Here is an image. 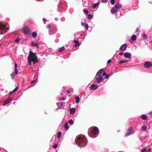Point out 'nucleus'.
Instances as JSON below:
<instances>
[{"label": "nucleus", "instance_id": "obj_40", "mask_svg": "<svg viewBox=\"0 0 152 152\" xmlns=\"http://www.w3.org/2000/svg\"><path fill=\"white\" fill-rule=\"evenodd\" d=\"M20 39L19 38L15 39V41L16 42H18L19 41Z\"/></svg>", "mask_w": 152, "mask_h": 152}, {"label": "nucleus", "instance_id": "obj_36", "mask_svg": "<svg viewBox=\"0 0 152 152\" xmlns=\"http://www.w3.org/2000/svg\"><path fill=\"white\" fill-rule=\"evenodd\" d=\"M115 0H111L110 2L111 4L113 5H114L115 4Z\"/></svg>", "mask_w": 152, "mask_h": 152}, {"label": "nucleus", "instance_id": "obj_41", "mask_svg": "<svg viewBox=\"0 0 152 152\" xmlns=\"http://www.w3.org/2000/svg\"><path fill=\"white\" fill-rule=\"evenodd\" d=\"M108 0H102V2L103 3H106L107 1Z\"/></svg>", "mask_w": 152, "mask_h": 152}, {"label": "nucleus", "instance_id": "obj_39", "mask_svg": "<svg viewBox=\"0 0 152 152\" xmlns=\"http://www.w3.org/2000/svg\"><path fill=\"white\" fill-rule=\"evenodd\" d=\"M18 89V88L17 87L15 88L12 91V92H14L16 91Z\"/></svg>", "mask_w": 152, "mask_h": 152}, {"label": "nucleus", "instance_id": "obj_5", "mask_svg": "<svg viewBox=\"0 0 152 152\" xmlns=\"http://www.w3.org/2000/svg\"><path fill=\"white\" fill-rule=\"evenodd\" d=\"M134 132V131L133 128L132 127H129L128 130L127 131V132L125 136H127L130 134H133Z\"/></svg>", "mask_w": 152, "mask_h": 152}, {"label": "nucleus", "instance_id": "obj_8", "mask_svg": "<svg viewBox=\"0 0 152 152\" xmlns=\"http://www.w3.org/2000/svg\"><path fill=\"white\" fill-rule=\"evenodd\" d=\"M127 46V45L126 44H124L120 47V50L122 51H124L126 49Z\"/></svg>", "mask_w": 152, "mask_h": 152}, {"label": "nucleus", "instance_id": "obj_52", "mask_svg": "<svg viewBox=\"0 0 152 152\" xmlns=\"http://www.w3.org/2000/svg\"><path fill=\"white\" fill-rule=\"evenodd\" d=\"M43 21H45V20H46V19H45V18H43Z\"/></svg>", "mask_w": 152, "mask_h": 152}, {"label": "nucleus", "instance_id": "obj_42", "mask_svg": "<svg viewBox=\"0 0 152 152\" xmlns=\"http://www.w3.org/2000/svg\"><path fill=\"white\" fill-rule=\"evenodd\" d=\"M111 61L110 59L108 60L107 61V64H108L111 63Z\"/></svg>", "mask_w": 152, "mask_h": 152}, {"label": "nucleus", "instance_id": "obj_51", "mask_svg": "<svg viewBox=\"0 0 152 152\" xmlns=\"http://www.w3.org/2000/svg\"><path fill=\"white\" fill-rule=\"evenodd\" d=\"M151 151V149H148V152H149Z\"/></svg>", "mask_w": 152, "mask_h": 152}, {"label": "nucleus", "instance_id": "obj_50", "mask_svg": "<svg viewBox=\"0 0 152 152\" xmlns=\"http://www.w3.org/2000/svg\"><path fill=\"white\" fill-rule=\"evenodd\" d=\"M67 92L68 93H70V91H69V90H67Z\"/></svg>", "mask_w": 152, "mask_h": 152}, {"label": "nucleus", "instance_id": "obj_55", "mask_svg": "<svg viewBox=\"0 0 152 152\" xmlns=\"http://www.w3.org/2000/svg\"><path fill=\"white\" fill-rule=\"evenodd\" d=\"M152 113V112H151L149 113V114L151 115Z\"/></svg>", "mask_w": 152, "mask_h": 152}, {"label": "nucleus", "instance_id": "obj_23", "mask_svg": "<svg viewBox=\"0 0 152 152\" xmlns=\"http://www.w3.org/2000/svg\"><path fill=\"white\" fill-rule=\"evenodd\" d=\"M75 99L76 100V103H78L79 102L80 98L79 97L77 96H75Z\"/></svg>", "mask_w": 152, "mask_h": 152}, {"label": "nucleus", "instance_id": "obj_19", "mask_svg": "<svg viewBox=\"0 0 152 152\" xmlns=\"http://www.w3.org/2000/svg\"><path fill=\"white\" fill-rule=\"evenodd\" d=\"M117 11L116 8L115 7L112 8L111 10V12L113 13H114Z\"/></svg>", "mask_w": 152, "mask_h": 152}, {"label": "nucleus", "instance_id": "obj_46", "mask_svg": "<svg viewBox=\"0 0 152 152\" xmlns=\"http://www.w3.org/2000/svg\"><path fill=\"white\" fill-rule=\"evenodd\" d=\"M51 27V26L50 25H48L47 26V28H50Z\"/></svg>", "mask_w": 152, "mask_h": 152}, {"label": "nucleus", "instance_id": "obj_29", "mask_svg": "<svg viewBox=\"0 0 152 152\" xmlns=\"http://www.w3.org/2000/svg\"><path fill=\"white\" fill-rule=\"evenodd\" d=\"M126 60H120V61L119 62H118V63L119 64H122V63H126Z\"/></svg>", "mask_w": 152, "mask_h": 152}, {"label": "nucleus", "instance_id": "obj_2", "mask_svg": "<svg viewBox=\"0 0 152 152\" xmlns=\"http://www.w3.org/2000/svg\"><path fill=\"white\" fill-rule=\"evenodd\" d=\"M37 57L36 55V53L30 52V54L28 56L27 58L29 65H31L32 64V62H36L37 61Z\"/></svg>", "mask_w": 152, "mask_h": 152}, {"label": "nucleus", "instance_id": "obj_33", "mask_svg": "<svg viewBox=\"0 0 152 152\" xmlns=\"http://www.w3.org/2000/svg\"><path fill=\"white\" fill-rule=\"evenodd\" d=\"M11 76L12 77V79H13L14 78V77L15 76V74L14 72H12V73L11 74Z\"/></svg>", "mask_w": 152, "mask_h": 152}, {"label": "nucleus", "instance_id": "obj_25", "mask_svg": "<svg viewBox=\"0 0 152 152\" xmlns=\"http://www.w3.org/2000/svg\"><path fill=\"white\" fill-rule=\"evenodd\" d=\"M136 39V36L135 35H133L131 37V39L134 41Z\"/></svg>", "mask_w": 152, "mask_h": 152}, {"label": "nucleus", "instance_id": "obj_16", "mask_svg": "<svg viewBox=\"0 0 152 152\" xmlns=\"http://www.w3.org/2000/svg\"><path fill=\"white\" fill-rule=\"evenodd\" d=\"M65 103L64 102H58L57 103V104L58 105V107H61Z\"/></svg>", "mask_w": 152, "mask_h": 152}, {"label": "nucleus", "instance_id": "obj_56", "mask_svg": "<svg viewBox=\"0 0 152 152\" xmlns=\"http://www.w3.org/2000/svg\"><path fill=\"white\" fill-rule=\"evenodd\" d=\"M151 42H152V40L151 41Z\"/></svg>", "mask_w": 152, "mask_h": 152}, {"label": "nucleus", "instance_id": "obj_44", "mask_svg": "<svg viewBox=\"0 0 152 152\" xmlns=\"http://www.w3.org/2000/svg\"><path fill=\"white\" fill-rule=\"evenodd\" d=\"M143 38L145 39H147V36H146L145 35H144L143 36Z\"/></svg>", "mask_w": 152, "mask_h": 152}, {"label": "nucleus", "instance_id": "obj_27", "mask_svg": "<svg viewBox=\"0 0 152 152\" xmlns=\"http://www.w3.org/2000/svg\"><path fill=\"white\" fill-rule=\"evenodd\" d=\"M65 49V48H64V47H62L59 50V52H63L64 50Z\"/></svg>", "mask_w": 152, "mask_h": 152}, {"label": "nucleus", "instance_id": "obj_15", "mask_svg": "<svg viewBox=\"0 0 152 152\" xmlns=\"http://www.w3.org/2000/svg\"><path fill=\"white\" fill-rule=\"evenodd\" d=\"M97 86L96 85L92 84L91 86V88L92 90H95L97 88Z\"/></svg>", "mask_w": 152, "mask_h": 152}, {"label": "nucleus", "instance_id": "obj_13", "mask_svg": "<svg viewBox=\"0 0 152 152\" xmlns=\"http://www.w3.org/2000/svg\"><path fill=\"white\" fill-rule=\"evenodd\" d=\"M14 67H15V75H16L18 73V71L17 70V64L16 63H15Z\"/></svg>", "mask_w": 152, "mask_h": 152}, {"label": "nucleus", "instance_id": "obj_17", "mask_svg": "<svg viewBox=\"0 0 152 152\" xmlns=\"http://www.w3.org/2000/svg\"><path fill=\"white\" fill-rule=\"evenodd\" d=\"M104 71V70L103 69H100L97 73L96 75L97 76L100 75V74L102 73Z\"/></svg>", "mask_w": 152, "mask_h": 152}, {"label": "nucleus", "instance_id": "obj_1", "mask_svg": "<svg viewBox=\"0 0 152 152\" xmlns=\"http://www.w3.org/2000/svg\"><path fill=\"white\" fill-rule=\"evenodd\" d=\"M75 142L76 144L80 147L84 146L87 143L86 138L83 135L77 136L75 139Z\"/></svg>", "mask_w": 152, "mask_h": 152}, {"label": "nucleus", "instance_id": "obj_21", "mask_svg": "<svg viewBox=\"0 0 152 152\" xmlns=\"http://www.w3.org/2000/svg\"><path fill=\"white\" fill-rule=\"evenodd\" d=\"M114 7H115L116 9H119L122 7V5L120 3H118L115 5Z\"/></svg>", "mask_w": 152, "mask_h": 152}, {"label": "nucleus", "instance_id": "obj_34", "mask_svg": "<svg viewBox=\"0 0 152 152\" xmlns=\"http://www.w3.org/2000/svg\"><path fill=\"white\" fill-rule=\"evenodd\" d=\"M83 12L85 13L86 15H87V14H88V11L86 10H83Z\"/></svg>", "mask_w": 152, "mask_h": 152}, {"label": "nucleus", "instance_id": "obj_53", "mask_svg": "<svg viewBox=\"0 0 152 152\" xmlns=\"http://www.w3.org/2000/svg\"><path fill=\"white\" fill-rule=\"evenodd\" d=\"M35 81V80H33L31 82V83H33Z\"/></svg>", "mask_w": 152, "mask_h": 152}, {"label": "nucleus", "instance_id": "obj_48", "mask_svg": "<svg viewBox=\"0 0 152 152\" xmlns=\"http://www.w3.org/2000/svg\"><path fill=\"white\" fill-rule=\"evenodd\" d=\"M109 77V75H107L106 77H105V78L107 79Z\"/></svg>", "mask_w": 152, "mask_h": 152}, {"label": "nucleus", "instance_id": "obj_9", "mask_svg": "<svg viewBox=\"0 0 152 152\" xmlns=\"http://www.w3.org/2000/svg\"><path fill=\"white\" fill-rule=\"evenodd\" d=\"M124 56L126 58H129L131 57V54L129 53L126 52L124 53Z\"/></svg>", "mask_w": 152, "mask_h": 152}, {"label": "nucleus", "instance_id": "obj_10", "mask_svg": "<svg viewBox=\"0 0 152 152\" xmlns=\"http://www.w3.org/2000/svg\"><path fill=\"white\" fill-rule=\"evenodd\" d=\"M99 76L96 79V80L97 83H100L102 80V77L101 75Z\"/></svg>", "mask_w": 152, "mask_h": 152}, {"label": "nucleus", "instance_id": "obj_18", "mask_svg": "<svg viewBox=\"0 0 152 152\" xmlns=\"http://www.w3.org/2000/svg\"><path fill=\"white\" fill-rule=\"evenodd\" d=\"M75 111V109L74 108H71L69 110L70 113L71 114H74Z\"/></svg>", "mask_w": 152, "mask_h": 152}, {"label": "nucleus", "instance_id": "obj_45", "mask_svg": "<svg viewBox=\"0 0 152 152\" xmlns=\"http://www.w3.org/2000/svg\"><path fill=\"white\" fill-rule=\"evenodd\" d=\"M106 75V72H104L103 73V74H102V75L103 76H105Z\"/></svg>", "mask_w": 152, "mask_h": 152}, {"label": "nucleus", "instance_id": "obj_22", "mask_svg": "<svg viewBox=\"0 0 152 152\" xmlns=\"http://www.w3.org/2000/svg\"><path fill=\"white\" fill-rule=\"evenodd\" d=\"M141 118L143 120H146L147 119V116L145 115H141Z\"/></svg>", "mask_w": 152, "mask_h": 152}, {"label": "nucleus", "instance_id": "obj_37", "mask_svg": "<svg viewBox=\"0 0 152 152\" xmlns=\"http://www.w3.org/2000/svg\"><path fill=\"white\" fill-rule=\"evenodd\" d=\"M88 26L87 24H86L85 26H84V28L87 29V30H88Z\"/></svg>", "mask_w": 152, "mask_h": 152}, {"label": "nucleus", "instance_id": "obj_26", "mask_svg": "<svg viewBox=\"0 0 152 152\" xmlns=\"http://www.w3.org/2000/svg\"><path fill=\"white\" fill-rule=\"evenodd\" d=\"M68 123L69 124L72 125L73 124L74 122L72 119H70Z\"/></svg>", "mask_w": 152, "mask_h": 152}, {"label": "nucleus", "instance_id": "obj_28", "mask_svg": "<svg viewBox=\"0 0 152 152\" xmlns=\"http://www.w3.org/2000/svg\"><path fill=\"white\" fill-rule=\"evenodd\" d=\"M61 132H59L58 133V134L57 135V138L58 139L59 138L61 137Z\"/></svg>", "mask_w": 152, "mask_h": 152}, {"label": "nucleus", "instance_id": "obj_43", "mask_svg": "<svg viewBox=\"0 0 152 152\" xmlns=\"http://www.w3.org/2000/svg\"><path fill=\"white\" fill-rule=\"evenodd\" d=\"M86 24L85 23H84L83 22H82L81 23V24L82 25V26H84Z\"/></svg>", "mask_w": 152, "mask_h": 152}, {"label": "nucleus", "instance_id": "obj_3", "mask_svg": "<svg viewBox=\"0 0 152 152\" xmlns=\"http://www.w3.org/2000/svg\"><path fill=\"white\" fill-rule=\"evenodd\" d=\"M9 29V27L7 23L3 22L0 23V34L4 33Z\"/></svg>", "mask_w": 152, "mask_h": 152}, {"label": "nucleus", "instance_id": "obj_49", "mask_svg": "<svg viewBox=\"0 0 152 152\" xmlns=\"http://www.w3.org/2000/svg\"><path fill=\"white\" fill-rule=\"evenodd\" d=\"M123 54H124V53H123V52H121V53H119V54L120 55H122Z\"/></svg>", "mask_w": 152, "mask_h": 152}, {"label": "nucleus", "instance_id": "obj_14", "mask_svg": "<svg viewBox=\"0 0 152 152\" xmlns=\"http://www.w3.org/2000/svg\"><path fill=\"white\" fill-rule=\"evenodd\" d=\"M31 45L32 46H35L37 48L39 47L37 43L34 42L33 41L31 43Z\"/></svg>", "mask_w": 152, "mask_h": 152}, {"label": "nucleus", "instance_id": "obj_54", "mask_svg": "<svg viewBox=\"0 0 152 152\" xmlns=\"http://www.w3.org/2000/svg\"><path fill=\"white\" fill-rule=\"evenodd\" d=\"M55 20H58V19H57V18H55Z\"/></svg>", "mask_w": 152, "mask_h": 152}, {"label": "nucleus", "instance_id": "obj_12", "mask_svg": "<svg viewBox=\"0 0 152 152\" xmlns=\"http://www.w3.org/2000/svg\"><path fill=\"white\" fill-rule=\"evenodd\" d=\"M99 4V2H98L94 4H92V5L91 6V7L93 9H95L98 6Z\"/></svg>", "mask_w": 152, "mask_h": 152}, {"label": "nucleus", "instance_id": "obj_7", "mask_svg": "<svg viewBox=\"0 0 152 152\" xmlns=\"http://www.w3.org/2000/svg\"><path fill=\"white\" fill-rule=\"evenodd\" d=\"M29 30L28 27H25L23 28V32L25 35H27L28 33Z\"/></svg>", "mask_w": 152, "mask_h": 152}, {"label": "nucleus", "instance_id": "obj_47", "mask_svg": "<svg viewBox=\"0 0 152 152\" xmlns=\"http://www.w3.org/2000/svg\"><path fill=\"white\" fill-rule=\"evenodd\" d=\"M65 98H64V97H63L61 99H60V100H63V101H64L65 100Z\"/></svg>", "mask_w": 152, "mask_h": 152}, {"label": "nucleus", "instance_id": "obj_11", "mask_svg": "<svg viewBox=\"0 0 152 152\" xmlns=\"http://www.w3.org/2000/svg\"><path fill=\"white\" fill-rule=\"evenodd\" d=\"M12 100V99H7L6 100L5 102L3 104V106H5L6 105V104H8L10 102V101Z\"/></svg>", "mask_w": 152, "mask_h": 152}, {"label": "nucleus", "instance_id": "obj_38", "mask_svg": "<svg viewBox=\"0 0 152 152\" xmlns=\"http://www.w3.org/2000/svg\"><path fill=\"white\" fill-rule=\"evenodd\" d=\"M57 146H58V145L56 144L54 145L53 146V147L54 149H55L57 148Z\"/></svg>", "mask_w": 152, "mask_h": 152}, {"label": "nucleus", "instance_id": "obj_4", "mask_svg": "<svg viewBox=\"0 0 152 152\" xmlns=\"http://www.w3.org/2000/svg\"><path fill=\"white\" fill-rule=\"evenodd\" d=\"M99 132V129L98 128L96 127L95 126L93 128V129L91 131V137L94 138L96 137V136L95 135L98 134V132Z\"/></svg>", "mask_w": 152, "mask_h": 152}, {"label": "nucleus", "instance_id": "obj_32", "mask_svg": "<svg viewBox=\"0 0 152 152\" xmlns=\"http://www.w3.org/2000/svg\"><path fill=\"white\" fill-rule=\"evenodd\" d=\"M93 16L92 15L90 14H88V19H91L92 18Z\"/></svg>", "mask_w": 152, "mask_h": 152}, {"label": "nucleus", "instance_id": "obj_31", "mask_svg": "<svg viewBox=\"0 0 152 152\" xmlns=\"http://www.w3.org/2000/svg\"><path fill=\"white\" fill-rule=\"evenodd\" d=\"M147 127L146 126H144L142 127V129L143 131L147 129Z\"/></svg>", "mask_w": 152, "mask_h": 152}, {"label": "nucleus", "instance_id": "obj_30", "mask_svg": "<svg viewBox=\"0 0 152 152\" xmlns=\"http://www.w3.org/2000/svg\"><path fill=\"white\" fill-rule=\"evenodd\" d=\"M32 36L33 37L35 38L37 36V34L35 32H33L32 33Z\"/></svg>", "mask_w": 152, "mask_h": 152}, {"label": "nucleus", "instance_id": "obj_6", "mask_svg": "<svg viewBox=\"0 0 152 152\" xmlns=\"http://www.w3.org/2000/svg\"><path fill=\"white\" fill-rule=\"evenodd\" d=\"M144 66L146 68H149L151 67L152 64L150 62L147 61L145 62L144 64Z\"/></svg>", "mask_w": 152, "mask_h": 152}, {"label": "nucleus", "instance_id": "obj_20", "mask_svg": "<svg viewBox=\"0 0 152 152\" xmlns=\"http://www.w3.org/2000/svg\"><path fill=\"white\" fill-rule=\"evenodd\" d=\"M74 42L75 43V46L77 47L78 46H79L80 45L81 43L77 40H75L74 41Z\"/></svg>", "mask_w": 152, "mask_h": 152}, {"label": "nucleus", "instance_id": "obj_35", "mask_svg": "<svg viewBox=\"0 0 152 152\" xmlns=\"http://www.w3.org/2000/svg\"><path fill=\"white\" fill-rule=\"evenodd\" d=\"M141 152H147V150L146 148H143L141 150Z\"/></svg>", "mask_w": 152, "mask_h": 152}, {"label": "nucleus", "instance_id": "obj_24", "mask_svg": "<svg viewBox=\"0 0 152 152\" xmlns=\"http://www.w3.org/2000/svg\"><path fill=\"white\" fill-rule=\"evenodd\" d=\"M64 128L66 130H67L69 129L68 123L67 122H66L64 124Z\"/></svg>", "mask_w": 152, "mask_h": 152}]
</instances>
